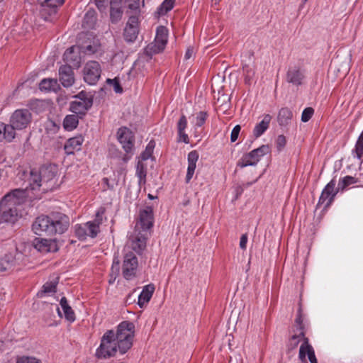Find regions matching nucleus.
Masks as SVG:
<instances>
[{"instance_id": "f257e3e1", "label": "nucleus", "mask_w": 363, "mask_h": 363, "mask_svg": "<svg viewBox=\"0 0 363 363\" xmlns=\"http://www.w3.org/2000/svg\"><path fill=\"white\" fill-rule=\"evenodd\" d=\"M69 226V217L62 213L52 212L48 215L39 216L32 225L33 230L39 236H48L50 238H35L33 247L42 253L57 252V241L52 237L64 233Z\"/></svg>"}, {"instance_id": "f03ea898", "label": "nucleus", "mask_w": 363, "mask_h": 363, "mask_svg": "<svg viewBox=\"0 0 363 363\" xmlns=\"http://www.w3.org/2000/svg\"><path fill=\"white\" fill-rule=\"evenodd\" d=\"M135 336V325L132 322H121L116 328L108 330L101 337L99 347L95 356L99 359H106L114 357L118 350L120 354H125L133 346Z\"/></svg>"}, {"instance_id": "7ed1b4c3", "label": "nucleus", "mask_w": 363, "mask_h": 363, "mask_svg": "<svg viewBox=\"0 0 363 363\" xmlns=\"http://www.w3.org/2000/svg\"><path fill=\"white\" fill-rule=\"evenodd\" d=\"M32 121V114L28 109L22 108L16 110L10 117L9 123L0 122L1 129L7 136V142L11 143L16 137V130L26 128Z\"/></svg>"}, {"instance_id": "20e7f679", "label": "nucleus", "mask_w": 363, "mask_h": 363, "mask_svg": "<svg viewBox=\"0 0 363 363\" xmlns=\"http://www.w3.org/2000/svg\"><path fill=\"white\" fill-rule=\"evenodd\" d=\"M73 98L75 100L70 102L69 111L77 115L84 116L93 105L92 96L84 91L73 96Z\"/></svg>"}, {"instance_id": "39448f33", "label": "nucleus", "mask_w": 363, "mask_h": 363, "mask_svg": "<svg viewBox=\"0 0 363 363\" xmlns=\"http://www.w3.org/2000/svg\"><path fill=\"white\" fill-rule=\"evenodd\" d=\"M117 138L126 153L122 158L123 161L126 162L133 155L135 143L134 135L128 128L122 127L120 128L117 132Z\"/></svg>"}, {"instance_id": "423d86ee", "label": "nucleus", "mask_w": 363, "mask_h": 363, "mask_svg": "<svg viewBox=\"0 0 363 363\" xmlns=\"http://www.w3.org/2000/svg\"><path fill=\"white\" fill-rule=\"evenodd\" d=\"M269 147L267 145H262L249 153L245 154L238 162V167L241 168L247 166H255L260 160L261 157L269 153Z\"/></svg>"}, {"instance_id": "0eeeda50", "label": "nucleus", "mask_w": 363, "mask_h": 363, "mask_svg": "<svg viewBox=\"0 0 363 363\" xmlns=\"http://www.w3.org/2000/svg\"><path fill=\"white\" fill-rule=\"evenodd\" d=\"M23 255L15 250L0 258V273H10L16 267L20 265Z\"/></svg>"}, {"instance_id": "6e6552de", "label": "nucleus", "mask_w": 363, "mask_h": 363, "mask_svg": "<svg viewBox=\"0 0 363 363\" xmlns=\"http://www.w3.org/2000/svg\"><path fill=\"white\" fill-rule=\"evenodd\" d=\"M153 208L147 206L140 211L139 219L135 225V232L141 231V233L150 234L149 230L153 226Z\"/></svg>"}, {"instance_id": "1a4fd4ad", "label": "nucleus", "mask_w": 363, "mask_h": 363, "mask_svg": "<svg viewBox=\"0 0 363 363\" xmlns=\"http://www.w3.org/2000/svg\"><path fill=\"white\" fill-rule=\"evenodd\" d=\"M138 266V258L132 251L126 252L124 255L122 266V274L126 280H131L136 276Z\"/></svg>"}, {"instance_id": "9d476101", "label": "nucleus", "mask_w": 363, "mask_h": 363, "mask_svg": "<svg viewBox=\"0 0 363 363\" xmlns=\"http://www.w3.org/2000/svg\"><path fill=\"white\" fill-rule=\"evenodd\" d=\"M84 79L90 84L94 85L99 80L101 74V67L96 61H89L86 63L84 69Z\"/></svg>"}, {"instance_id": "9b49d317", "label": "nucleus", "mask_w": 363, "mask_h": 363, "mask_svg": "<svg viewBox=\"0 0 363 363\" xmlns=\"http://www.w3.org/2000/svg\"><path fill=\"white\" fill-rule=\"evenodd\" d=\"M167 43V29L164 26L157 28L155 45H148L146 48L147 53H157L162 51Z\"/></svg>"}, {"instance_id": "f8f14e48", "label": "nucleus", "mask_w": 363, "mask_h": 363, "mask_svg": "<svg viewBox=\"0 0 363 363\" xmlns=\"http://www.w3.org/2000/svg\"><path fill=\"white\" fill-rule=\"evenodd\" d=\"M335 185L336 181L335 179H333L325 186L319 198L318 205H322L326 202L325 206L328 207L331 204L335 195L340 191L338 189V186L335 188Z\"/></svg>"}, {"instance_id": "ddd939ff", "label": "nucleus", "mask_w": 363, "mask_h": 363, "mask_svg": "<svg viewBox=\"0 0 363 363\" xmlns=\"http://www.w3.org/2000/svg\"><path fill=\"white\" fill-rule=\"evenodd\" d=\"M139 33L138 18L136 16H130L123 30V37L126 42H134Z\"/></svg>"}, {"instance_id": "4468645a", "label": "nucleus", "mask_w": 363, "mask_h": 363, "mask_svg": "<svg viewBox=\"0 0 363 363\" xmlns=\"http://www.w3.org/2000/svg\"><path fill=\"white\" fill-rule=\"evenodd\" d=\"M18 217V211L14 203H2L0 201V218L4 222L15 223Z\"/></svg>"}, {"instance_id": "2eb2a0df", "label": "nucleus", "mask_w": 363, "mask_h": 363, "mask_svg": "<svg viewBox=\"0 0 363 363\" xmlns=\"http://www.w3.org/2000/svg\"><path fill=\"white\" fill-rule=\"evenodd\" d=\"M27 197L26 190L22 189H15L11 191L6 194L2 198V203H14L15 206H19L23 203Z\"/></svg>"}, {"instance_id": "dca6fc26", "label": "nucleus", "mask_w": 363, "mask_h": 363, "mask_svg": "<svg viewBox=\"0 0 363 363\" xmlns=\"http://www.w3.org/2000/svg\"><path fill=\"white\" fill-rule=\"evenodd\" d=\"M59 80L65 87H70L74 83V75L72 66L64 65L60 67Z\"/></svg>"}, {"instance_id": "f3484780", "label": "nucleus", "mask_w": 363, "mask_h": 363, "mask_svg": "<svg viewBox=\"0 0 363 363\" xmlns=\"http://www.w3.org/2000/svg\"><path fill=\"white\" fill-rule=\"evenodd\" d=\"M308 355V359L311 363H318L317 358L315 354V351L309 343L308 338H304L300 346L298 357L301 361H306V357Z\"/></svg>"}, {"instance_id": "a211bd4d", "label": "nucleus", "mask_w": 363, "mask_h": 363, "mask_svg": "<svg viewBox=\"0 0 363 363\" xmlns=\"http://www.w3.org/2000/svg\"><path fill=\"white\" fill-rule=\"evenodd\" d=\"M305 76L303 70L298 66L290 67L286 72V80L295 86L302 84Z\"/></svg>"}, {"instance_id": "6ab92c4d", "label": "nucleus", "mask_w": 363, "mask_h": 363, "mask_svg": "<svg viewBox=\"0 0 363 363\" xmlns=\"http://www.w3.org/2000/svg\"><path fill=\"white\" fill-rule=\"evenodd\" d=\"M104 213L105 208H100L96 213V217L94 220L93 221L87 222L89 226L91 238H96L98 233H99V226L103 222V215L104 214Z\"/></svg>"}, {"instance_id": "aec40b11", "label": "nucleus", "mask_w": 363, "mask_h": 363, "mask_svg": "<svg viewBox=\"0 0 363 363\" xmlns=\"http://www.w3.org/2000/svg\"><path fill=\"white\" fill-rule=\"evenodd\" d=\"M83 142L84 138L82 135H77L68 139L64 146L65 153L67 155H72L74 154V151L80 150Z\"/></svg>"}, {"instance_id": "412c9836", "label": "nucleus", "mask_w": 363, "mask_h": 363, "mask_svg": "<svg viewBox=\"0 0 363 363\" xmlns=\"http://www.w3.org/2000/svg\"><path fill=\"white\" fill-rule=\"evenodd\" d=\"M155 290V287L153 284H149L143 288L138 301V304L140 308H143L145 305L150 301Z\"/></svg>"}, {"instance_id": "4be33fe9", "label": "nucleus", "mask_w": 363, "mask_h": 363, "mask_svg": "<svg viewBox=\"0 0 363 363\" xmlns=\"http://www.w3.org/2000/svg\"><path fill=\"white\" fill-rule=\"evenodd\" d=\"M199 155L196 150H192L188 154V168L186 176V182L189 183L191 179L199 160Z\"/></svg>"}, {"instance_id": "5701e85b", "label": "nucleus", "mask_w": 363, "mask_h": 363, "mask_svg": "<svg viewBox=\"0 0 363 363\" xmlns=\"http://www.w3.org/2000/svg\"><path fill=\"white\" fill-rule=\"evenodd\" d=\"M39 170L43 182L52 180L57 174V166L54 164L43 165Z\"/></svg>"}, {"instance_id": "b1692460", "label": "nucleus", "mask_w": 363, "mask_h": 363, "mask_svg": "<svg viewBox=\"0 0 363 363\" xmlns=\"http://www.w3.org/2000/svg\"><path fill=\"white\" fill-rule=\"evenodd\" d=\"M148 234L139 231L135 236H133L132 249L138 253H140L146 247V241Z\"/></svg>"}, {"instance_id": "393cba45", "label": "nucleus", "mask_w": 363, "mask_h": 363, "mask_svg": "<svg viewBox=\"0 0 363 363\" xmlns=\"http://www.w3.org/2000/svg\"><path fill=\"white\" fill-rule=\"evenodd\" d=\"M64 2L65 0H43L40 3L42 7L40 13L43 15L48 11L49 15L54 14L56 13L57 8L62 5Z\"/></svg>"}, {"instance_id": "a878e982", "label": "nucleus", "mask_w": 363, "mask_h": 363, "mask_svg": "<svg viewBox=\"0 0 363 363\" xmlns=\"http://www.w3.org/2000/svg\"><path fill=\"white\" fill-rule=\"evenodd\" d=\"M39 89L45 91L57 92L60 89L57 79L47 78L43 79L39 84Z\"/></svg>"}, {"instance_id": "bb28decb", "label": "nucleus", "mask_w": 363, "mask_h": 363, "mask_svg": "<svg viewBox=\"0 0 363 363\" xmlns=\"http://www.w3.org/2000/svg\"><path fill=\"white\" fill-rule=\"evenodd\" d=\"M28 182L33 190L38 189L43 182L39 169H30L28 177Z\"/></svg>"}, {"instance_id": "cd10ccee", "label": "nucleus", "mask_w": 363, "mask_h": 363, "mask_svg": "<svg viewBox=\"0 0 363 363\" xmlns=\"http://www.w3.org/2000/svg\"><path fill=\"white\" fill-rule=\"evenodd\" d=\"M293 118V112L287 107L281 108L277 115V121L280 126H286Z\"/></svg>"}, {"instance_id": "c85d7f7f", "label": "nucleus", "mask_w": 363, "mask_h": 363, "mask_svg": "<svg viewBox=\"0 0 363 363\" xmlns=\"http://www.w3.org/2000/svg\"><path fill=\"white\" fill-rule=\"evenodd\" d=\"M271 120L272 116L269 114L264 116L263 119L255 125L253 130V135L255 138H259L268 129Z\"/></svg>"}, {"instance_id": "c756f323", "label": "nucleus", "mask_w": 363, "mask_h": 363, "mask_svg": "<svg viewBox=\"0 0 363 363\" xmlns=\"http://www.w3.org/2000/svg\"><path fill=\"white\" fill-rule=\"evenodd\" d=\"M63 60L67 62L72 64L73 66L79 67L80 63V57L77 54L74 52V47L67 49L63 55Z\"/></svg>"}, {"instance_id": "7c9ffc66", "label": "nucleus", "mask_w": 363, "mask_h": 363, "mask_svg": "<svg viewBox=\"0 0 363 363\" xmlns=\"http://www.w3.org/2000/svg\"><path fill=\"white\" fill-rule=\"evenodd\" d=\"M75 235L80 240H85L87 237L91 238L89 226L86 222L84 225H77L74 227Z\"/></svg>"}, {"instance_id": "2f4dec72", "label": "nucleus", "mask_w": 363, "mask_h": 363, "mask_svg": "<svg viewBox=\"0 0 363 363\" xmlns=\"http://www.w3.org/2000/svg\"><path fill=\"white\" fill-rule=\"evenodd\" d=\"M60 303L63 310L65 318L69 322H74L75 320V314L74 311L69 306L67 298L62 297Z\"/></svg>"}, {"instance_id": "473e14b6", "label": "nucleus", "mask_w": 363, "mask_h": 363, "mask_svg": "<svg viewBox=\"0 0 363 363\" xmlns=\"http://www.w3.org/2000/svg\"><path fill=\"white\" fill-rule=\"evenodd\" d=\"M79 115H67L63 121V127L66 130H72L79 123Z\"/></svg>"}, {"instance_id": "72a5a7b5", "label": "nucleus", "mask_w": 363, "mask_h": 363, "mask_svg": "<svg viewBox=\"0 0 363 363\" xmlns=\"http://www.w3.org/2000/svg\"><path fill=\"white\" fill-rule=\"evenodd\" d=\"M96 15L94 10H89L84 15L82 26L85 28H93L96 23Z\"/></svg>"}, {"instance_id": "f704fd0d", "label": "nucleus", "mask_w": 363, "mask_h": 363, "mask_svg": "<svg viewBox=\"0 0 363 363\" xmlns=\"http://www.w3.org/2000/svg\"><path fill=\"white\" fill-rule=\"evenodd\" d=\"M295 325H296V330H294L295 333H300V335H301L302 340H304V338H308L305 335V328L304 325L303 324V318L301 315V309L299 308L297 314V317L295 319Z\"/></svg>"}, {"instance_id": "c9c22d12", "label": "nucleus", "mask_w": 363, "mask_h": 363, "mask_svg": "<svg viewBox=\"0 0 363 363\" xmlns=\"http://www.w3.org/2000/svg\"><path fill=\"white\" fill-rule=\"evenodd\" d=\"M301 339L302 340V337L300 333H296L289 338L286 345L288 352L294 351L298 347Z\"/></svg>"}, {"instance_id": "e433bc0d", "label": "nucleus", "mask_w": 363, "mask_h": 363, "mask_svg": "<svg viewBox=\"0 0 363 363\" xmlns=\"http://www.w3.org/2000/svg\"><path fill=\"white\" fill-rule=\"evenodd\" d=\"M136 175L139 179V184L145 183L147 169L142 161H138L136 165Z\"/></svg>"}, {"instance_id": "4c0bfd02", "label": "nucleus", "mask_w": 363, "mask_h": 363, "mask_svg": "<svg viewBox=\"0 0 363 363\" xmlns=\"http://www.w3.org/2000/svg\"><path fill=\"white\" fill-rule=\"evenodd\" d=\"M358 182V179L352 176H346L340 179L338 182V189L344 191L347 186Z\"/></svg>"}, {"instance_id": "58836bf2", "label": "nucleus", "mask_w": 363, "mask_h": 363, "mask_svg": "<svg viewBox=\"0 0 363 363\" xmlns=\"http://www.w3.org/2000/svg\"><path fill=\"white\" fill-rule=\"evenodd\" d=\"M175 1L176 0H164L157 9L158 13L163 16L171 11L174 7Z\"/></svg>"}, {"instance_id": "ea45409f", "label": "nucleus", "mask_w": 363, "mask_h": 363, "mask_svg": "<svg viewBox=\"0 0 363 363\" xmlns=\"http://www.w3.org/2000/svg\"><path fill=\"white\" fill-rule=\"evenodd\" d=\"M155 147V143L154 140H150L147 145L146 146L145 150L141 153L140 159L141 160H148L153 153V150Z\"/></svg>"}, {"instance_id": "a19ab883", "label": "nucleus", "mask_w": 363, "mask_h": 363, "mask_svg": "<svg viewBox=\"0 0 363 363\" xmlns=\"http://www.w3.org/2000/svg\"><path fill=\"white\" fill-rule=\"evenodd\" d=\"M57 289V284L55 282H46L42 288V290L38 293V296L40 297L43 296V294H47L50 293H55Z\"/></svg>"}, {"instance_id": "79ce46f5", "label": "nucleus", "mask_w": 363, "mask_h": 363, "mask_svg": "<svg viewBox=\"0 0 363 363\" xmlns=\"http://www.w3.org/2000/svg\"><path fill=\"white\" fill-rule=\"evenodd\" d=\"M123 11L121 8L111 7L110 17L112 23H117L122 17Z\"/></svg>"}, {"instance_id": "37998d69", "label": "nucleus", "mask_w": 363, "mask_h": 363, "mask_svg": "<svg viewBox=\"0 0 363 363\" xmlns=\"http://www.w3.org/2000/svg\"><path fill=\"white\" fill-rule=\"evenodd\" d=\"M208 117V113L206 111H200L196 114V125L198 127L202 126Z\"/></svg>"}, {"instance_id": "c03bdc74", "label": "nucleus", "mask_w": 363, "mask_h": 363, "mask_svg": "<svg viewBox=\"0 0 363 363\" xmlns=\"http://www.w3.org/2000/svg\"><path fill=\"white\" fill-rule=\"evenodd\" d=\"M314 113V109L312 107L306 108L301 115V121L304 123L308 122Z\"/></svg>"}, {"instance_id": "a18cd8bd", "label": "nucleus", "mask_w": 363, "mask_h": 363, "mask_svg": "<svg viewBox=\"0 0 363 363\" xmlns=\"http://www.w3.org/2000/svg\"><path fill=\"white\" fill-rule=\"evenodd\" d=\"M107 84L113 85V89L116 93H122L123 89L121 86L120 82L117 78H114L113 79H107Z\"/></svg>"}, {"instance_id": "49530a36", "label": "nucleus", "mask_w": 363, "mask_h": 363, "mask_svg": "<svg viewBox=\"0 0 363 363\" xmlns=\"http://www.w3.org/2000/svg\"><path fill=\"white\" fill-rule=\"evenodd\" d=\"M16 363H41L40 361L35 357L22 356L17 358Z\"/></svg>"}, {"instance_id": "de8ad7c7", "label": "nucleus", "mask_w": 363, "mask_h": 363, "mask_svg": "<svg viewBox=\"0 0 363 363\" xmlns=\"http://www.w3.org/2000/svg\"><path fill=\"white\" fill-rule=\"evenodd\" d=\"M243 72L245 74V82L249 83L255 75V70L248 65L243 66Z\"/></svg>"}, {"instance_id": "09e8293b", "label": "nucleus", "mask_w": 363, "mask_h": 363, "mask_svg": "<svg viewBox=\"0 0 363 363\" xmlns=\"http://www.w3.org/2000/svg\"><path fill=\"white\" fill-rule=\"evenodd\" d=\"M187 125V120L184 115H182L177 123V130L178 133H182L184 131Z\"/></svg>"}, {"instance_id": "8fccbe9b", "label": "nucleus", "mask_w": 363, "mask_h": 363, "mask_svg": "<svg viewBox=\"0 0 363 363\" xmlns=\"http://www.w3.org/2000/svg\"><path fill=\"white\" fill-rule=\"evenodd\" d=\"M286 140L284 135H279L276 140L277 148L279 151H281L286 145Z\"/></svg>"}, {"instance_id": "3c124183", "label": "nucleus", "mask_w": 363, "mask_h": 363, "mask_svg": "<svg viewBox=\"0 0 363 363\" xmlns=\"http://www.w3.org/2000/svg\"><path fill=\"white\" fill-rule=\"evenodd\" d=\"M240 130H241V127L240 125H237L233 128V129L231 132V135H230V140L232 143H234L237 140V139L239 136Z\"/></svg>"}, {"instance_id": "603ef678", "label": "nucleus", "mask_w": 363, "mask_h": 363, "mask_svg": "<svg viewBox=\"0 0 363 363\" xmlns=\"http://www.w3.org/2000/svg\"><path fill=\"white\" fill-rule=\"evenodd\" d=\"M355 152L357 157L360 160L363 156V144L355 145Z\"/></svg>"}, {"instance_id": "864d4df0", "label": "nucleus", "mask_w": 363, "mask_h": 363, "mask_svg": "<svg viewBox=\"0 0 363 363\" xmlns=\"http://www.w3.org/2000/svg\"><path fill=\"white\" fill-rule=\"evenodd\" d=\"M247 242V234L242 235V236L240 238V247L242 250H245L246 249Z\"/></svg>"}, {"instance_id": "5fc2aeb1", "label": "nucleus", "mask_w": 363, "mask_h": 363, "mask_svg": "<svg viewBox=\"0 0 363 363\" xmlns=\"http://www.w3.org/2000/svg\"><path fill=\"white\" fill-rule=\"evenodd\" d=\"M194 52L193 48H188L184 55V59L186 60L190 59L194 55Z\"/></svg>"}, {"instance_id": "6e6d98bb", "label": "nucleus", "mask_w": 363, "mask_h": 363, "mask_svg": "<svg viewBox=\"0 0 363 363\" xmlns=\"http://www.w3.org/2000/svg\"><path fill=\"white\" fill-rule=\"evenodd\" d=\"M178 135L180 138V140L182 141H183L184 143H189V137L187 135V134L185 133V132H182V133H178Z\"/></svg>"}, {"instance_id": "4d7b16f0", "label": "nucleus", "mask_w": 363, "mask_h": 363, "mask_svg": "<svg viewBox=\"0 0 363 363\" xmlns=\"http://www.w3.org/2000/svg\"><path fill=\"white\" fill-rule=\"evenodd\" d=\"M96 49L93 47L92 45H87L86 48H85V50L84 52L86 53V54H93L94 52H96Z\"/></svg>"}, {"instance_id": "13d9d810", "label": "nucleus", "mask_w": 363, "mask_h": 363, "mask_svg": "<svg viewBox=\"0 0 363 363\" xmlns=\"http://www.w3.org/2000/svg\"><path fill=\"white\" fill-rule=\"evenodd\" d=\"M95 4L99 10H103L105 7L104 0H95Z\"/></svg>"}, {"instance_id": "bf43d9fd", "label": "nucleus", "mask_w": 363, "mask_h": 363, "mask_svg": "<svg viewBox=\"0 0 363 363\" xmlns=\"http://www.w3.org/2000/svg\"><path fill=\"white\" fill-rule=\"evenodd\" d=\"M102 183L103 184L106 185V189H113V185H111L109 184V180L108 178H104L102 179Z\"/></svg>"}, {"instance_id": "052dcab7", "label": "nucleus", "mask_w": 363, "mask_h": 363, "mask_svg": "<svg viewBox=\"0 0 363 363\" xmlns=\"http://www.w3.org/2000/svg\"><path fill=\"white\" fill-rule=\"evenodd\" d=\"M111 269L113 272H116V273H118L119 272V261L115 262L113 261Z\"/></svg>"}, {"instance_id": "680f3d73", "label": "nucleus", "mask_w": 363, "mask_h": 363, "mask_svg": "<svg viewBox=\"0 0 363 363\" xmlns=\"http://www.w3.org/2000/svg\"><path fill=\"white\" fill-rule=\"evenodd\" d=\"M4 140L7 142V136L5 135V133L3 132L1 125L0 124V143Z\"/></svg>"}, {"instance_id": "e2e57ef3", "label": "nucleus", "mask_w": 363, "mask_h": 363, "mask_svg": "<svg viewBox=\"0 0 363 363\" xmlns=\"http://www.w3.org/2000/svg\"><path fill=\"white\" fill-rule=\"evenodd\" d=\"M361 144H363V133H362L359 135V137L357 141V143H356V145H361Z\"/></svg>"}, {"instance_id": "0e129e2a", "label": "nucleus", "mask_w": 363, "mask_h": 363, "mask_svg": "<svg viewBox=\"0 0 363 363\" xmlns=\"http://www.w3.org/2000/svg\"><path fill=\"white\" fill-rule=\"evenodd\" d=\"M256 181H257V179L252 182H247V183L243 184V187H248L250 185H252L253 183H255Z\"/></svg>"}, {"instance_id": "69168bd1", "label": "nucleus", "mask_w": 363, "mask_h": 363, "mask_svg": "<svg viewBox=\"0 0 363 363\" xmlns=\"http://www.w3.org/2000/svg\"><path fill=\"white\" fill-rule=\"evenodd\" d=\"M238 194H241L242 191H243V187L242 186H240L238 189Z\"/></svg>"}, {"instance_id": "338daca9", "label": "nucleus", "mask_w": 363, "mask_h": 363, "mask_svg": "<svg viewBox=\"0 0 363 363\" xmlns=\"http://www.w3.org/2000/svg\"><path fill=\"white\" fill-rule=\"evenodd\" d=\"M147 196H148V198H149L150 199H154L157 198V196H152V194H149Z\"/></svg>"}, {"instance_id": "774afa93", "label": "nucleus", "mask_w": 363, "mask_h": 363, "mask_svg": "<svg viewBox=\"0 0 363 363\" xmlns=\"http://www.w3.org/2000/svg\"><path fill=\"white\" fill-rule=\"evenodd\" d=\"M308 0H303V4L301 5V7L303 6V4H305Z\"/></svg>"}]
</instances>
